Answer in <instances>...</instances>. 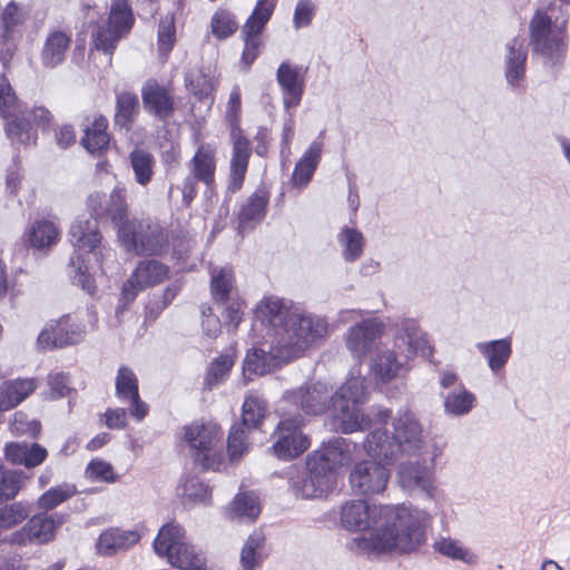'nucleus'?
<instances>
[{
	"mask_svg": "<svg viewBox=\"0 0 570 570\" xmlns=\"http://www.w3.org/2000/svg\"><path fill=\"white\" fill-rule=\"evenodd\" d=\"M434 550L454 561H461L465 564H475L478 557L470 551L461 541L450 537L441 538L434 542Z\"/></svg>",
	"mask_w": 570,
	"mask_h": 570,
	"instance_id": "nucleus-45",
	"label": "nucleus"
},
{
	"mask_svg": "<svg viewBox=\"0 0 570 570\" xmlns=\"http://www.w3.org/2000/svg\"><path fill=\"white\" fill-rule=\"evenodd\" d=\"M476 348L487 358L488 365L493 373L499 372L505 366L512 353L509 338L481 342L476 344Z\"/></svg>",
	"mask_w": 570,
	"mask_h": 570,
	"instance_id": "nucleus-36",
	"label": "nucleus"
},
{
	"mask_svg": "<svg viewBox=\"0 0 570 570\" xmlns=\"http://www.w3.org/2000/svg\"><path fill=\"white\" fill-rule=\"evenodd\" d=\"M18 108V99L9 80L3 75H0V116L3 118L14 116V111H17Z\"/></svg>",
	"mask_w": 570,
	"mask_h": 570,
	"instance_id": "nucleus-57",
	"label": "nucleus"
},
{
	"mask_svg": "<svg viewBox=\"0 0 570 570\" xmlns=\"http://www.w3.org/2000/svg\"><path fill=\"white\" fill-rule=\"evenodd\" d=\"M350 460L345 439H335L320 450L307 455L305 468L317 487L326 495L336 484L340 466Z\"/></svg>",
	"mask_w": 570,
	"mask_h": 570,
	"instance_id": "nucleus-8",
	"label": "nucleus"
},
{
	"mask_svg": "<svg viewBox=\"0 0 570 570\" xmlns=\"http://www.w3.org/2000/svg\"><path fill=\"white\" fill-rule=\"evenodd\" d=\"M337 242L345 262L353 263L363 255L365 238L358 229L343 226L337 234Z\"/></svg>",
	"mask_w": 570,
	"mask_h": 570,
	"instance_id": "nucleus-42",
	"label": "nucleus"
},
{
	"mask_svg": "<svg viewBox=\"0 0 570 570\" xmlns=\"http://www.w3.org/2000/svg\"><path fill=\"white\" fill-rule=\"evenodd\" d=\"M245 429L244 426L234 425L229 432L227 451L232 461L240 459L247 450Z\"/></svg>",
	"mask_w": 570,
	"mask_h": 570,
	"instance_id": "nucleus-59",
	"label": "nucleus"
},
{
	"mask_svg": "<svg viewBox=\"0 0 570 570\" xmlns=\"http://www.w3.org/2000/svg\"><path fill=\"white\" fill-rule=\"evenodd\" d=\"M118 237L127 252L137 255H158L168 247V234L150 219L126 220L118 229Z\"/></svg>",
	"mask_w": 570,
	"mask_h": 570,
	"instance_id": "nucleus-7",
	"label": "nucleus"
},
{
	"mask_svg": "<svg viewBox=\"0 0 570 570\" xmlns=\"http://www.w3.org/2000/svg\"><path fill=\"white\" fill-rule=\"evenodd\" d=\"M393 348L407 362L419 353L429 350L426 334L415 320L405 318L394 325Z\"/></svg>",
	"mask_w": 570,
	"mask_h": 570,
	"instance_id": "nucleus-21",
	"label": "nucleus"
},
{
	"mask_svg": "<svg viewBox=\"0 0 570 570\" xmlns=\"http://www.w3.org/2000/svg\"><path fill=\"white\" fill-rule=\"evenodd\" d=\"M154 550L180 570H206L204 557L186 542L185 530L178 523L169 522L160 528Z\"/></svg>",
	"mask_w": 570,
	"mask_h": 570,
	"instance_id": "nucleus-6",
	"label": "nucleus"
},
{
	"mask_svg": "<svg viewBox=\"0 0 570 570\" xmlns=\"http://www.w3.org/2000/svg\"><path fill=\"white\" fill-rule=\"evenodd\" d=\"M390 479V471L375 460H363L356 463L350 473L352 490L362 495L383 492Z\"/></svg>",
	"mask_w": 570,
	"mask_h": 570,
	"instance_id": "nucleus-16",
	"label": "nucleus"
},
{
	"mask_svg": "<svg viewBox=\"0 0 570 570\" xmlns=\"http://www.w3.org/2000/svg\"><path fill=\"white\" fill-rule=\"evenodd\" d=\"M212 32L218 39H225L237 30L234 16L224 9L217 10L212 18Z\"/></svg>",
	"mask_w": 570,
	"mask_h": 570,
	"instance_id": "nucleus-53",
	"label": "nucleus"
},
{
	"mask_svg": "<svg viewBox=\"0 0 570 570\" xmlns=\"http://www.w3.org/2000/svg\"><path fill=\"white\" fill-rule=\"evenodd\" d=\"M69 275L73 284L80 286L88 293L94 292V281L88 273V266L80 254H73L69 262Z\"/></svg>",
	"mask_w": 570,
	"mask_h": 570,
	"instance_id": "nucleus-50",
	"label": "nucleus"
},
{
	"mask_svg": "<svg viewBox=\"0 0 570 570\" xmlns=\"http://www.w3.org/2000/svg\"><path fill=\"white\" fill-rule=\"evenodd\" d=\"M288 489L296 498L315 499L325 497L320 487L316 485L309 472L304 469L293 468L288 472Z\"/></svg>",
	"mask_w": 570,
	"mask_h": 570,
	"instance_id": "nucleus-37",
	"label": "nucleus"
},
{
	"mask_svg": "<svg viewBox=\"0 0 570 570\" xmlns=\"http://www.w3.org/2000/svg\"><path fill=\"white\" fill-rule=\"evenodd\" d=\"M6 124V132L12 142L29 144L31 140L30 125L28 120L19 116V109L14 111V116H9Z\"/></svg>",
	"mask_w": 570,
	"mask_h": 570,
	"instance_id": "nucleus-52",
	"label": "nucleus"
},
{
	"mask_svg": "<svg viewBox=\"0 0 570 570\" xmlns=\"http://www.w3.org/2000/svg\"><path fill=\"white\" fill-rule=\"evenodd\" d=\"M276 3L277 0H257L253 12L243 26L242 32L245 40L243 60L247 65H250L258 56L262 46L259 35L269 21Z\"/></svg>",
	"mask_w": 570,
	"mask_h": 570,
	"instance_id": "nucleus-15",
	"label": "nucleus"
},
{
	"mask_svg": "<svg viewBox=\"0 0 570 570\" xmlns=\"http://www.w3.org/2000/svg\"><path fill=\"white\" fill-rule=\"evenodd\" d=\"M22 485V472L0 470V499H13Z\"/></svg>",
	"mask_w": 570,
	"mask_h": 570,
	"instance_id": "nucleus-56",
	"label": "nucleus"
},
{
	"mask_svg": "<svg viewBox=\"0 0 570 570\" xmlns=\"http://www.w3.org/2000/svg\"><path fill=\"white\" fill-rule=\"evenodd\" d=\"M141 98L145 110L163 122H166L175 111L174 95L156 80L150 79L144 85Z\"/></svg>",
	"mask_w": 570,
	"mask_h": 570,
	"instance_id": "nucleus-23",
	"label": "nucleus"
},
{
	"mask_svg": "<svg viewBox=\"0 0 570 570\" xmlns=\"http://www.w3.org/2000/svg\"><path fill=\"white\" fill-rule=\"evenodd\" d=\"M222 430L214 423H193L184 428V440L195 462L205 470H217L222 464Z\"/></svg>",
	"mask_w": 570,
	"mask_h": 570,
	"instance_id": "nucleus-9",
	"label": "nucleus"
},
{
	"mask_svg": "<svg viewBox=\"0 0 570 570\" xmlns=\"http://www.w3.org/2000/svg\"><path fill=\"white\" fill-rule=\"evenodd\" d=\"M138 97L130 92H122L117 96L115 124L121 128L129 129L137 112Z\"/></svg>",
	"mask_w": 570,
	"mask_h": 570,
	"instance_id": "nucleus-47",
	"label": "nucleus"
},
{
	"mask_svg": "<svg viewBox=\"0 0 570 570\" xmlns=\"http://www.w3.org/2000/svg\"><path fill=\"white\" fill-rule=\"evenodd\" d=\"M185 83L187 89L199 99L209 97L214 90V77L204 68L188 72Z\"/></svg>",
	"mask_w": 570,
	"mask_h": 570,
	"instance_id": "nucleus-48",
	"label": "nucleus"
},
{
	"mask_svg": "<svg viewBox=\"0 0 570 570\" xmlns=\"http://www.w3.org/2000/svg\"><path fill=\"white\" fill-rule=\"evenodd\" d=\"M268 200V193L264 189H257L245 200L238 213L239 233L250 232L263 222Z\"/></svg>",
	"mask_w": 570,
	"mask_h": 570,
	"instance_id": "nucleus-27",
	"label": "nucleus"
},
{
	"mask_svg": "<svg viewBox=\"0 0 570 570\" xmlns=\"http://www.w3.org/2000/svg\"><path fill=\"white\" fill-rule=\"evenodd\" d=\"M267 414L266 401L256 394H248L242 406V425L247 430L257 429Z\"/></svg>",
	"mask_w": 570,
	"mask_h": 570,
	"instance_id": "nucleus-44",
	"label": "nucleus"
},
{
	"mask_svg": "<svg viewBox=\"0 0 570 570\" xmlns=\"http://www.w3.org/2000/svg\"><path fill=\"white\" fill-rule=\"evenodd\" d=\"M140 535L136 531L121 530L118 528L102 532L97 542V550L100 554L111 556L119 550H125L136 544Z\"/></svg>",
	"mask_w": 570,
	"mask_h": 570,
	"instance_id": "nucleus-33",
	"label": "nucleus"
},
{
	"mask_svg": "<svg viewBox=\"0 0 570 570\" xmlns=\"http://www.w3.org/2000/svg\"><path fill=\"white\" fill-rule=\"evenodd\" d=\"M265 535L255 530L246 539L242 550L239 562L243 570H255L264 560Z\"/></svg>",
	"mask_w": 570,
	"mask_h": 570,
	"instance_id": "nucleus-38",
	"label": "nucleus"
},
{
	"mask_svg": "<svg viewBox=\"0 0 570 570\" xmlns=\"http://www.w3.org/2000/svg\"><path fill=\"white\" fill-rule=\"evenodd\" d=\"M568 11L556 1L539 6L529 21V46L551 67L562 63L567 53Z\"/></svg>",
	"mask_w": 570,
	"mask_h": 570,
	"instance_id": "nucleus-4",
	"label": "nucleus"
},
{
	"mask_svg": "<svg viewBox=\"0 0 570 570\" xmlns=\"http://www.w3.org/2000/svg\"><path fill=\"white\" fill-rule=\"evenodd\" d=\"M72 246L87 253L92 252L101 242L97 219H77L69 230Z\"/></svg>",
	"mask_w": 570,
	"mask_h": 570,
	"instance_id": "nucleus-32",
	"label": "nucleus"
},
{
	"mask_svg": "<svg viewBox=\"0 0 570 570\" xmlns=\"http://www.w3.org/2000/svg\"><path fill=\"white\" fill-rule=\"evenodd\" d=\"M188 176H186L179 187L181 191V204L188 208L197 196L198 183L210 188L215 181L216 171V148L209 144H200L189 160Z\"/></svg>",
	"mask_w": 570,
	"mask_h": 570,
	"instance_id": "nucleus-11",
	"label": "nucleus"
},
{
	"mask_svg": "<svg viewBox=\"0 0 570 570\" xmlns=\"http://www.w3.org/2000/svg\"><path fill=\"white\" fill-rule=\"evenodd\" d=\"M86 474L91 480L114 482L115 475L110 463L102 460H92L87 466Z\"/></svg>",
	"mask_w": 570,
	"mask_h": 570,
	"instance_id": "nucleus-63",
	"label": "nucleus"
},
{
	"mask_svg": "<svg viewBox=\"0 0 570 570\" xmlns=\"http://www.w3.org/2000/svg\"><path fill=\"white\" fill-rule=\"evenodd\" d=\"M474 394L464 387L449 392L444 397V410L453 416L468 414L474 407Z\"/></svg>",
	"mask_w": 570,
	"mask_h": 570,
	"instance_id": "nucleus-46",
	"label": "nucleus"
},
{
	"mask_svg": "<svg viewBox=\"0 0 570 570\" xmlns=\"http://www.w3.org/2000/svg\"><path fill=\"white\" fill-rule=\"evenodd\" d=\"M47 456V450L39 443L13 442L6 446L7 460L12 464L23 465L27 469L40 465Z\"/></svg>",
	"mask_w": 570,
	"mask_h": 570,
	"instance_id": "nucleus-31",
	"label": "nucleus"
},
{
	"mask_svg": "<svg viewBox=\"0 0 570 570\" xmlns=\"http://www.w3.org/2000/svg\"><path fill=\"white\" fill-rule=\"evenodd\" d=\"M261 513L258 499L253 493H239L229 503L227 515L230 520L253 522Z\"/></svg>",
	"mask_w": 570,
	"mask_h": 570,
	"instance_id": "nucleus-39",
	"label": "nucleus"
},
{
	"mask_svg": "<svg viewBox=\"0 0 570 570\" xmlns=\"http://www.w3.org/2000/svg\"><path fill=\"white\" fill-rule=\"evenodd\" d=\"M108 121L104 116L95 117L90 125L83 129V137L81 138L82 146L90 154H98L109 144V136L106 131Z\"/></svg>",
	"mask_w": 570,
	"mask_h": 570,
	"instance_id": "nucleus-40",
	"label": "nucleus"
},
{
	"mask_svg": "<svg viewBox=\"0 0 570 570\" xmlns=\"http://www.w3.org/2000/svg\"><path fill=\"white\" fill-rule=\"evenodd\" d=\"M233 150L229 163L228 190L235 193L243 186L252 155L250 142L236 130L232 134Z\"/></svg>",
	"mask_w": 570,
	"mask_h": 570,
	"instance_id": "nucleus-25",
	"label": "nucleus"
},
{
	"mask_svg": "<svg viewBox=\"0 0 570 570\" xmlns=\"http://www.w3.org/2000/svg\"><path fill=\"white\" fill-rule=\"evenodd\" d=\"M178 492L191 502H206L210 499L209 487L196 476L185 479L179 484Z\"/></svg>",
	"mask_w": 570,
	"mask_h": 570,
	"instance_id": "nucleus-51",
	"label": "nucleus"
},
{
	"mask_svg": "<svg viewBox=\"0 0 570 570\" xmlns=\"http://www.w3.org/2000/svg\"><path fill=\"white\" fill-rule=\"evenodd\" d=\"M382 521L370 537H356L351 549L368 553L410 554L426 543L432 513L406 504H385Z\"/></svg>",
	"mask_w": 570,
	"mask_h": 570,
	"instance_id": "nucleus-3",
	"label": "nucleus"
},
{
	"mask_svg": "<svg viewBox=\"0 0 570 570\" xmlns=\"http://www.w3.org/2000/svg\"><path fill=\"white\" fill-rule=\"evenodd\" d=\"M393 434L386 429H375L365 442L364 450L373 459L393 463L403 454L417 455L423 445V428L410 410H400L392 417Z\"/></svg>",
	"mask_w": 570,
	"mask_h": 570,
	"instance_id": "nucleus-5",
	"label": "nucleus"
},
{
	"mask_svg": "<svg viewBox=\"0 0 570 570\" xmlns=\"http://www.w3.org/2000/svg\"><path fill=\"white\" fill-rule=\"evenodd\" d=\"M135 23V17L128 0H111L108 19L97 22L91 32L92 46L111 55L120 39L126 37Z\"/></svg>",
	"mask_w": 570,
	"mask_h": 570,
	"instance_id": "nucleus-10",
	"label": "nucleus"
},
{
	"mask_svg": "<svg viewBox=\"0 0 570 570\" xmlns=\"http://www.w3.org/2000/svg\"><path fill=\"white\" fill-rule=\"evenodd\" d=\"M276 80L283 91L284 107L291 109L298 106L305 87L301 68L284 61L277 69Z\"/></svg>",
	"mask_w": 570,
	"mask_h": 570,
	"instance_id": "nucleus-26",
	"label": "nucleus"
},
{
	"mask_svg": "<svg viewBox=\"0 0 570 570\" xmlns=\"http://www.w3.org/2000/svg\"><path fill=\"white\" fill-rule=\"evenodd\" d=\"M77 490L73 484L62 483L53 487L42 493L38 499V507L42 510H52L59 504L66 502L76 494Z\"/></svg>",
	"mask_w": 570,
	"mask_h": 570,
	"instance_id": "nucleus-49",
	"label": "nucleus"
},
{
	"mask_svg": "<svg viewBox=\"0 0 570 570\" xmlns=\"http://www.w3.org/2000/svg\"><path fill=\"white\" fill-rule=\"evenodd\" d=\"M116 395L122 402H130V414L137 421L144 420L147 415L148 406L140 400L138 390V379L134 371L128 366H120L116 376Z\"/></svg>",
	"mask_w": 570,
	"mask_h": 570,
	"instance_id": "nucleus-24",
	"label": "nucleus"
},
{
	"mask_svg": "<svg viewBox=\"0 0 570 570\" xmlns=\"http://www.w3.org/2000/svg\"><path fill=\"white\" fill-rule=\"evenodd\" d=\"M315 14V6L309 0H299L293 16V27L298 30L307 27Z\"/></svg>",
	"mask_w": 570,
	"mask_h": 570,
	"instance_id": "nucleus-64",
	"label": "nucleus"
},
{
	"mask_svg": "<svg viewBox=\"0 0 570 570\" xmlns=\"http://www.w3.org/2000/svg\"><path fill=\"white\" fill-rule=\"evenodd\" d=\"M256 320L272 330L269 351L253 348L244 360V375H264L283 363L301 357L327 333L325 318L307 313L291 301L269 296L255 309Z\"/></svg>",
	"mask_w": 570,
	"mask_h": 570,
	"instance_id": "nucleus-1",
	"label": "nucleus"
},
{
	"mask_svg": "<svg viewBox=\"0 0 570 570\" xmlns=\"http://www.w3.org/2000/svg\"><path fill=\"white\" fill-rule=\"evenodd\" d=\"M168 266L159 261H140L122 286V299L132 302L139 292L163 283L168 278Z\"/></svg>",
	"mask_w": 570,
	"mask_h": 570,
	"instance_id": "nucleus-19",
	"label": "nucleus"
},
{
	"mask_svg": "<svg viewBox=\"0 0 570 570\" xmlns=\"http://www.w3.org/2000/svg\"><path fill=\"white\" fill-rule=\"evenodd\" d=\"M127 206L126 188L117 185L107 198V217L114 222L121 220L127 214Z\"/></svg>",
	"mask_w": 570,
	"mask_h": 570,
	"instance_id": "nucleus-54",
	"label": "nucleus"
},
{
	"mask_svg": "<svg viewBox=\"0 0 570 570\" xmlns=\"http://www.w3.org/2000/svg\"><path fill=\"white\" fill-rule=\"evenodd\" d=\"M26 18V11L14 2L8 3L0 17V60L3 66H7L14 55V33Z\"/></svg>",
	"mask_w": 570,
	"mask_h": 570,
	"instance_id": "nucleus-22",
	"label": "nucleus"
},
{
	"mask_svg": "<svg viewBox=\"0 0 570 570\" xmlns=\"http://www.w3.org/2000/svg\"><path fill=\"white\" fill-rule=\"evenodd\" d=\"M39 382L36 379H17L6 381L0 385V410L8 411L19 405L32 394Z\"/></svg>",
	"mask_w": 570,
	"mask_h": 570,
	"instance_id": "nucleus-29",
	"label": "nucleus"
},
{
	"mask_svg": "<svg viewBox=\"0 0 570 570\" xmlns=\"http://www.w3.org/2000/svg\"><path fill=\"white\" fill-rule=\"evenodd\" d=\"M59 228L53 222L39 219L32 223L28 232L33 248L42 249L55 245L59 239Z\"/></svg>",
	"mask_w": 570,
	"mask_h": 570,
	"instance_id": "nucleus-43",
	"label": "nucleus"
},
{
	"mask_svg": "<svg viewBox=\"0 0 570 570\" xmlns=\"http://www.w3.org/2000/svg\"><path fill=\"white\" fill-rule=\"evenodd\" d=\"M407 363L392 348H382L376 352L371 361L373 379L380 383H389L395 379L401 368Z\"/></svg>",
	"mask_w": 570,
	"mask_h": 570,
	"instance_id": "nucleus-28",
	"label": "nucleus"
},
{
	"mask_svg": "<svg viewBox=\"0 0 570 570\" xmlns=\"http://www.w3.org/2000/svg\"><path fill=\"white\" fill-rule=\"evenodd\" d=\"M385 324L376 318H365L351 326L345 334V346L353 357L362 362L384 334Z\"/></svg>",
	"mask_w": 570,
	"mask_h": 570,
	"instance_id": "nucleus-17",
	"label": "nucleus"
},
{
	"mask_svg": "<svg viewBox=\"0 0 570 570\" xmlns=\"http://www.w3.org/2000/svg\"><path fill=\"white\" fill-rule=\"evenodd\" d=\"M528 46L517 36L507 40L503 55V76L509 90L524 92L527 88Z\"/></svg>",
	"mask_w": 570,
	"mask_h": 570,
	"instance_id": "nucleus-13",
	"label": "nucleus"
},
{
	"mask_svg": "<svg viewBox=\"0 0 570 570\" xmlns=\"http://www.w3.org/2000/svg\"><path fill=\"white\" fill-rule=\"evenodd\" d=\"M226 306L225 312L223 314L225 325L228 326L229 331H236L243 315L244 302L237 297L230 299L227 304H223Z\"/></svg>",
	"mask_w": 570,
	"mask_h": 570,
	"instance_id": "nucleus-62",
	"label": "nucleus"
},
{
	"mask_svg": "<svg viewBox=\"0 0 570 570\" xmlns=\"http://www.w3.org/2000/svg\"><path fill=\"white\" fill-rule=\"evenodd\" d=\"M234 361L228 355H220L215 358L208 368L206 385L209 387L225 380L233 367Z\"/></svg>",
	"mask_w": 570,
	"mask_h": 570,
	"instance_id": "nucleus-58",
	"label": "nucleus"
},
{
	"mask_svg": "<svg viewBox=\"0 0 570 570\" xmlns=\"http://www.w3.org/2000/svg\"><path fill=\"white\" fill-rule=\"evenodd\" d=\"M385 505L365 500H350L341 508V525L348 531H365L379 528Z\"/></svg>",
	"mask_w": 570,
	"mask_h": 570,
	"instance_id": "nucleus-18",
	"label": "nucleus"
},
{
	"mask_svg": "<svg viewBox=\"0 0 570 570\" xmlns=\"http://www.w3.org/2000/svg\"><path fill=\"white\" fill-rule=\"evenodd\" d=\"M304 419L301 414L284 417L274 432V454L282 460H293L309 448V440L302 431Z\"/></svg>",
	"mask_w": 570,
	"mask_h": 570,
	"instance_id": "nucleus-12",
	"label": "nucleus"
},
{
	"mask_svg": "<svg viewBox=\"0 0 570 570\" xmlns=\"http://www.w3.org/2000/svg\"><path fill=\"white\" fill-rule=\"evenodd\" d=\"M176 41V27L175 17L173 13H167L159 21L158 26V47L159 51L168 53Z\"/></svg>",
	"mask_w": 570,
	"mask_h": 570,
	"instance_id": "nucleus-55",
	"label": "nucleus"
},
{
	"mask_svg": "<svg viewBox=\"0 0 570 570\" xmlns=\"http://www.w3.org/2000/svg\"><path fill=\"white\" fill-rule=\"evenodd\" d=\"M400 485L410 491H419L430 500L436 501L438 489L434 485L433 469L415 459L402 462L397 472Z\"/></svg>",
	"mask_w": 570,
	"mask_h": 570,
	"instance_id": "nucleus-20",
	"label": "nucleus"
},
{
	"mask_svg": "<svg viewBox=\"0 0 570 570\" xmlns=\"http://www.w3.org/2000/svg\"><path fill=\"white\" fill-rule=\"evenodd\" d=\"M128 159L135 181L141 187L148 186L155 175V156L142 148L136 147L129 153Z\"/></svg>",
	"mask_w": 570,
	"mask_h": 570,
	"instance_id": "nucleus-35",
	"label": "nucleus"
},
{
	"mask_svg": "<svg viewBox=\"0 0 570 570\" xmlns=\"http://www.w3.org/2000/svg\"><path fill=\"white\" fill-rule=\"evenodd\" d=\"M234 283V273L229 266L212 271L210 293L217 304H227L238 297Z\"/></svg>",
	"mask_w": 570,
	"mask_h": 570,
	"instance_id": "nucleus-34",
	"label": "nucleus"
},
{
	"mask_svg": "<svg viewBox=\"0 0 570 570\" xmlns=\"http://www.w3.org/2000/svg\"><path fill=\"white\" fill-rule=\"evenodd\" d=\"M67 322L68 315H65L57 321L48 323L38 336L39 347L42 350H52L68 346Z\"/></svg>",
	"mask_w": 570,
	"mask_h": 570,
	"instance_id": "nucleus-41",
	"label": "nucleus"
},
{
	"mask_svg": "<svg viewBox=\"0 0 570 570\" xmlns=\"http://www.w3.org/2000/svg\"><path fill=\"white\" fill-rule=\"evenodd\" d=\"M65 522V517L58 513H38L31 517L19 530L7 535L3 541L9 544L24 546L28 542L39 544L53 539L57 529Z\"/></svg>",
	"mask_w": 570,
	"mask_h": 570,
	"instance_id": "nucleus-14",
	"label": "nucleus"
},
{
	"mask_svg": "<svg viewBox=\"0 0 570 570\" xmlns=\"http://www.w3.org/2000/svg\"><path fill=\"white\" fill-rule=\"evenodd\" d=\"M71 37L62 30L49 31L41 49L40 59L46 68H55L61 65L70 47Z\"/></svg>",
	"mask_w": 570,
	"mask_h": 570,
	"instance_id": "nucleus-30",
	"label": "nucleus"
},
{
	"mask_svg": "<svg viewBox=\"0 0 570 570\" xmlns=\"http://www.w3.org/2000/svg\"><path fill=\"white\" fill-rule=\"evenodd\" d=\"M284 397L309 415L331 409L333 428L344 434L363 431L373 424H386L391 419V411L382 406H373L370 413H362L360 406L366 402L367 392L366 379L360 371L352 373L335 393L327 384L315 382L287 391Z\"/></svg>",
	"mask_w": 570,
	"mask_h": 570,
	"instance_id": "nucleus-2",
	"label": "nucleus"
},
{
	"mask_svg": "<svg viewBox=\"0 0 570 570\" xmlns=\"http://www.w3.org/2000/svg\"><path fill=\"white\" fill-rule=\"evenodd\" d=\"M10 428L17 434L36 436L40 431V423L36 420H28L23 412H16Z\"/></svg>",
	"mask_w": 570,
	"mask_h": 570,
	"instance_id": "nucleus-61",
	"label": "nucleus"
},
{
	"mask_svg": "<svg viewBox=\"0 0 570 570\" xmlns=\"http://www.w3.org/2000/svg\"><path fill=\"white\" fill-rule=\"evenodd\" d=\"M324 134H325L324 130L321 131L318 137L309 144L307 149L304 151L302 157L298 159V163H301L303 166H306L308 169H311L314 173H315V170L321 161V158H322L323 148H324V142H323Z\"/></svg>",
	"mask_w": 570,
	"mask_h": 570,
	"instance_id": "nucleus-60",
	"label": "nucleus"
}]
</instances>
